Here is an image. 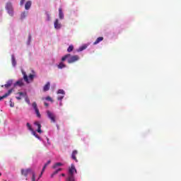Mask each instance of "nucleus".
Returning a JSON list of instances; mask_svg holds the SVG:
<instances>
[{
    "instance_id": "obj_1",
    "label": "nucleus",
    "mask_w": 181,
    "mask_h": 181,
    "mask_svg": "<svg viewBox=\"0 0 181 181\" xmlns=\"http://www.w3.org/2000/svg\"><path fill=\"white\" fill-rule=\"evenodd\" d=\"M6 9L10 16H13V7L12 6V3L8 2L6 4Z\"/></svg>"
},
{
    "instance_id": "obj_2",
    "label": "nucleus",
    "mask_w": 181,
    "mask_h": 181,
    "mask_svg": "<svg viewBox=\"0 0 181 181\" xmlns=\"http://www.w3.org/2000/svg\"><path fill=\"white\" fill-rule=\"evenodd\" d=\"M78 60H80V57L78 55H71L68 59V63L71 64L72 63H76V62H78Z\"/></svg>"
},
{
    "instance_id": "obj_3",
    "label": "nucleus",
    "mask_w": 181,
    "mask_h": 181,
    "mask_svg": "<svg viewBox=\"0 0 181 181\" xmlns=\"http://www.w3.org/2000/svg\"><path fill=\"white\" fill-rule=\"evenodd\" d=\"M47 115L48 118L50 119L51 122H56V115H54L53 112H50L49 110L47 111Z\"/></svg>"
},
{
    "instance_id": "obj_4",
    "label": "nucleus",
    "mask_w": 181,
    "mask_h": 181,
    "mask_svg": "<svg viewBox=\"0 0 181 181\" xmlns=\"http://www.w3.org/2000/svg\"><path fill=\"white\" fill-rule=\"evenodd\" d=\"M32 169L31 168H28V169H21V175L23 176H25V177H28V175L29 173H31Z\"/></svg>"
},
{
    "instance_id": "obj_5",
    "label": "nucleus",
    "mask_w": 181,
    "mask_h": 181,
    "mask_svg": "<svg viewBox=\"0 0 181 181\" xmlns=\"http://www.w3.org/2000/svg\"><path fill=\"white\" fill-rule=\"evenodd\" d=\"M74 172L75 173H77V170L76 169L74 164H71L69 169V175H74Z\"/></svg>"
},
{
    "instance_id": "obj_6",
    "label": "nucleus",
    "mask_w": 181,
    "mask_h": 181,
    "mask_svg": "<svg viewBox=\"0 0 181 181\" xmlns=\"http://www.w3.org/2000/svg\"><path fill=\"white\" fill-rule=\"evenodd\" d=\"M34 124L37 127V132L42 134V124L39 122H35Z\"/></svg>"
},
{
    "instance_id": "obj_7",
    "label": "nucleus",
    "mask_w": 181,
    "mask_h": 181,
    "mask_svg": "<svg viewBox=\"0 0 181 181\" xmlns=\"http://www.w3.org/2000/svg\"><path fill=\"white\" fill-rule=\"evenodd\" d=\"M11 94H12V89L8 90V93H5L3 96H0V101L4 100V98H6V97H9Z\"/></svg>"
},
{
    "instance_id": "obj_8",
    "label": "nucleus",
    "mask_w": 181,
    "mask_h": 181,
    "mask_svg": "<svg viewBox=\"0 0 181 181\" xmlns=\"http://www.w3.org/2000/svg\"><path fill=\"white\" fill-rule=\"evenodd\" d=\"M54 26L55 29H60L62 28V24L59 23V19H56L54 23Z\"/></svg>"
},
{
    "instance_id": "obj_9",
    "label": "nucleus",
    "mask_w": 181,
    "mask_h": 181,
    "mask_svg": "<svg viewBox=\"0 0 181 181\" xmlns=\"http://www.w3.org/2000/svg\"><path fill=\"white\" fill-rule=\"evenodd\" d=\"M17 94L20 96H16V100H22V97H26V93L18 92Z\"/></svg>"
},
{
    "instance_id": "obj_10",
    "label": "nucleus",
    "mask_w": 181,
    "mask_h": 181,
    "mask_svg": "<svg viewBox=\"0 0 181 181\" xmlns=\"http://www.w3.org/2000/svg\"><path fill=\"white\" fill-rule=\"evenodd\" d=\"M78 152L77 151H74L71 154V158L75 162H78V160H77V158L76 157V155H77Z\"/></svg>"
},
{
    "instance_id": "obj_11",
    "label": "nucleus",
    "mask_w": 181,
    "mask_h": 181,
    "mask_svg": "<svg viewBox=\"0 0 181 181\" xmlns=\"http://www.w3.org/2000/svg\"><path fill=\"white\" fill-rule=\"evenodd\" d=\"M30 6H32V1H28L25 4V9H26V11H29V9H30Z\"/></svg>"
},
{
    "instance_id": "obj_12",
    "label": "nucleus",
    "mask_w": 181,
    "mask_h": 181,
    "mask_svg": "<svg viewBox=\"0 0 181 181\" xmlns=\"http://www.w3.org/2000/svg\"><path fill=\"white\" fill-rule=\"evenodd\" d=\"M59 19H64V14L63 13L62 8H59Z\"/></svg>"
},
{
    "instance_id": "obj_13",
    "label": "nucleus",
    "mask_w": 181,
    "mask_h": 181,
    "mask_svg": "<svg viewBox=\"0 0 181 181\" xmlns=\"http://www.w3.org/2000/svg\"><path fill=\"white\" fill-rule=\"evenodd\" d=\"M103 40H104V37H99L93 42V45H98V43H100V42H103Z\"/></svg>"
},
{
    "instance_id": "obj_14",
    "label": "nucleus",
    "mask_w": 181,
    "mask_h": 181,
    "mask_svg": "<svg viewBox=\"0 0 181 181\" xmlns=\"http://www.w3.org/2000/svg\"><path fill=\"white\" fill-rule=\"evenodd\" d=\"M22 74L23 76L24 81L26 83H29V78H28V75L26 74V72L24 71H22Z\"/></svg>"
},
{
    "instance_id": "obj_15",
    "label": "nucleus",
    "mask_w": 181,
    "mask_h": 181,
    "mask_svg": "<svg viewBox=\"0 0 181 181\" xmlns=\"http://www.w3.org/2000/svg\"><path fill=\"white\" fill-rule=\"evenodd\" d=\"M67 181H76V178L74 177V175H70L69 174L67 178Z\"/></svg>"
},
{
    "instance_id": "obj_16",
    "label": "nucleus",
    "mask_w": 181,
    "mask_h": 181,
    "mask_svg": "<svg viewBox=\"0 0 181 181\" xmlns=\"http://www.w3.org/2000/svg\"><path fill=\"white\" fill-rule=\"evenodd\" d=\"M50 89V82H47V84L43 87V91H49Z\"/></svg>"
},
{
    "instance_id": "obj_17",
    "label": "nucleus",
    "mask_w": 181,
    "mask_h": 181,
    "mask_svg": "<svg viewBox=\"0 0 181 181\" xmlns=\"http://www.w3.org/2000/svg\"><path fill=\"white\" fill-rule=\"evenodd\" d=\"M11 62H12L13 66L15 67V66H16V59H15L14 55H11Z\"/></svg>"
},
{
    "instance_id": "obj_18",
    "label": "nucleus",
    "mask_w": 181,
    "mask_h": 181,
    "mask_svg": "<svg viewBox=\"0 0 181 181\" xmlns=\"http://www.w3.org/2000/svg\"><path fill=\"white\" fill-rule=\"evenodd\" d=\"M11 86H12V81L10 80L6 83V84L4 85V87H6V88H9V87H11Z\"/></svg>"
},
{
    "instance_id": "obj_19",
    "label": "nucleus",
    "mask_w": 181,
    "mask_h": 181,
    "mask_svg": "<svg viewBox=\"0 0 181 181\" xmlns=\"http://www.w3.org/2000/svg\"><path fill=\"white\" fill-rule=\"evenodd\" d=\"M58 69H64L66 67V64H64L63 62H60L59 65H57Z\"/></svg>"
},
{
    "instance_id": "obj_20",
    "label": "nucleus",
    "mask_w": 181,
    "mask_h": 181,
    "mask_svg": "<svg viewBox=\"0 0 181 181\" xmlns=\"http://www.w3.org/2000/svg\"><path fill=\"white\" fill-rule=\"evenodd\" d=\"M74 49V46L69 45V47L67 49L68 53H71V51Z\"/></svg>"
},
{
    "instance_id": "obj_21",
    "label": "nucleus",
    "mask_w": 181,
    "mask_h": 181,
    "mask_svg": "<svg viewBox=\"0 0 181 181\" xmlns=\"http://www.w3.org/2000/svg\"><path fill=\"white\" fill-rule=\"evenodd\" d=\"M71 54H66L65 56H64L62 58V62H65V60L66 59H69V57H70Z\"/></svg>"
},
{
    "instance_id": "obj_22",
    "label": "nucleus",
    "mask_w": 181,
    "mask_h": 181,
    "mask_svg": "<svg viewBox=\"0 0 181 181\" xmlns=\"http://www.w3.org/2000/svg\"><path fill=\"white\" fill-rule=\"evenodd\" d=\"M59 166H63V164L62 163H56L52 168L53 169H56Z\"/></svg>"
},
{
    "instance_id": "obj_23",
    "label": "nucleus",
    "mask_w": 181,
    "mask_h": 181,
    "mask_svg": "<svg viewBox=\"0 0 181 181\" xmlns=\"http://www.w3.org/2000/svg\"><path fill=\"white\" fill-rule=\"evenodd\" d=\"M86 49H87V46L83 45L78 48V52H83V50H86Z\"/></svg>"
},
{
    "instance_id": "obj_24",
    "label": "nucleus",
    "mask_w": 181,
    "mask_h": 181,
    "mask_svg": "<svg viewBox=\"0 0 181 181\" xmlns=\"http://www.w3.org/2000/svg\"><path fill=\"white\" fill-rule=\"evenodd\" d=\"M16 84H17V86H20V87H22V86H23V81L19 80L16 83Z\"/></svg>"
},
{
    "instance_id": "obj_25",
    "label": "nucleus",
    "mask_w": 181,
    "mask_h": 181,
    "mask_svg": "<svg viewBox=\"0 0 181 181\" xmlns=\"http://www.w3.org/2000/svg\"><path fill=\"white\" fill-rule=\"evenodd\" d=\"M26 127L29 131H33V128H32V126L30 125V124L29 122H28L26 124Z\"/></svg>"
},
{
    "instance_id": "obj_26",
    "label": "nucleus",
    "mask_w": 181,
    "mask_h": 181,
    "mask_svg": "<svg viewBox=\"0 0 181 181\" xmlns=\"http://www.w3.org/2000/svg\"><path fill=\"white\" fill-rule=\"evenodd\" d=\"M35 114L38 118H40V112H39V109H35Z\"/></svg>"
},
{
    "instance_id": "obj_27",
    "label": "nucleus",
    "mask_w": 181,
    "mask_h": 181,
    "mask_svg": "<svg viewBox=\"0 0 181 181\" xmlns=\"http://www.w3.org/2000/svg\"><path fill=\"white\" fill-rule=\"evenodd\" d=\"M58 94H62L63 95H64V94H66V93H64V91L63 90V89H59L57 91Z\"/></svg>"
},
{
    "instance_id": "obj_28",
    "label": "nucleus",
    "mask_w": 181,
    "mask_h": 181,
    "mask_svg": "<svg viewBox=\"0 0 181 181\" xmlns=\"http://www.w3.org/2000/svg\"><path fill=\"white\" fill-rule=\"evenodd\" d=\"M28 78H29V80L33 81V78H35V74H30L28 76Z\"/></svg>"
},
{
    "instance_id": "obj_29",
    "label": "nucleus",
    "mask_w": 181,
    "mask_h": 181,
    "mask_svg": "<svg viewBox=\"0 0 181 181\" xmlns=\"http://www.w3.org/2000/svg\"><path fill=\"white\" fill-rule=\"evenodd\" d=\"M33 107L34 110H37V104H36V102L33 103Z\"/></svg>"
},
{
    "instance_id": "obj_30",
    "label": "nucleus",
    "mask_w": 181,
    "mask_h": 181,
    "mask_svg": "<svg viewBox=\"0 0 181 181\" xmlns=\"http://www.w3.org/2000/svg\"><path fill=\"white\" fill-rule=\"evenodd\" d=\"M25 18H26V12H23L21 13V19H25Z\"/></svg>"
},
{
    "instance_id": "obj_31",
    "label": "nucleus",
    "mask_w": 181,
    "mask_h": 181,
    "mask_svg": "<svg viewBox=\"0 0 181 181\" xmlns=\"http://www.w3.org/2000/svg\"><path fill=\"white\" fill-rule=\"evenodd\" d=\"M60 171H62V168H59L58 170H55L52 174L54 175H57V173H59Z\"/></svg>"
},
{
    "instance_id": "obj_32",
    "label": "nucleus",
    "mask_w": 181,
    "mask_h": 181,
    "mask_svg": "<svg viewBox=\"0 0 181 181\" xmlns=\"http://www.w3.org/2000/svg\"><path fill=\"white\" fill-rule=\"evenodd\" d=\"M45 100H47V101H51L52 103H53V100L52 99V98H50V96H47Z\"/></svg>"
},
{
    "instance_id": "obj_33",
    "label": "nucleus",
    "mask_w": 181,
    "mask_h": 181,
    "mask_svg": "<svg viewBox=\"0 0 181 181\" xmlns=\"http://www.w3.org/2000/svg\"><path fill=\"white\" fill-rule=\"evenodd\" d=\"M24 97H25V101L27 102V104H30V100L28 98V95H26V96H24Z\"/></svg>"
},
{
    "instance_id": "obj_34",
    "label": "nucleus",
    "mask_w": 181,
    "mask_h": 181,
    "mask_svg": "<svg viewBox=\"0 0 181 181\" xmlns=\"http://www.w3.org/2000/svg\"><path fill=\"white\" fill-rule=\"evenodd\" d=\"M63 98H64V95L59 96V97L57 98V100H58L59 101H62Z\"/></svg>"
},
{
    "instance_id": "obj_35",
    "label": "nucleus",
    "mask_w": 181,
    "mask_h": 181,
    "mask_svg": "<svg viewBox=\"0 0 181 181\" xmlns=\"http://www.w3.org/2000/svg\"><path fill=\"white\" fill-rule=\"evenodd\" d=\"M30 40H32V36L30 35L28 36V45H30Z\"/></svg>"
},
{
    "instance_id": "obj_36",
    "label": "nucleus",
    "mask_w": 181,
    "mask_h": 181,
    "mask_svg": "<svg viewBox=\"0 0 181 181\" xmlns=\"http://www.w3.org/2000/svg\"><path fill=\"white\" fill-rule=\"evenodd\" d=\"M50 163H52V161H51L50 160H49L47 162V163H45L44 165L46 166V167H47L48 165H50Z\"/></svg>"
},
{
    "instance_id": "obj_37",
    "label": "nucleus",
    "mask_w": 181,
    "mask_h": 181,
    "mask_svg": "<svg viewBox=\"0 0 181 181\" xmlns=\"http://www.w3.org/2000/svg\"><path fill=\"white\" fill-rule=\"evenodd\" d=\"M32 175H33L32 179H36V174H35V172H32Z\"/></svg>"
},
{
    "instance_id": "obj_38",
    "label": "nucleus",
    "mask_w": 181,
    "mask_h": 181,
    "mask_svg": "<svg viewBox=\"0 0 181 181\" xmlns=\"http://www.w3.org/2000/svg\"><path fill=\"white\" fill-rule=\"evenodd\" d=\"M31 132H32L33 135H34V136H36V135H37L36 132H35V130H33V129Z\"/></svg>"
},
{
    "instance_id": "obj_39",
    "label": "nucleus",
    "mask_w": 181,
    "mask_h": 181,
    "mask_svg": "<svg viewBox=\"0 0 181 181\" xmlns=\"http://www.w3.org/2000/svg\"><path fill=\"white\" fill-rule=\"evenodd\" d=\"M25 0H21L20 5H23Z\"/></svg>"
},
{
    "instance_id": "obj_40",
    "label": "nucleus",
    "mask_w": 181,
    "mask_h": 181,
    "mask_svg": "<svg viewBox=\"0 0 181 181\" xmlns=\"http://www.w3.org/2000/svg\"><path fill=\"white\" fill-rule=\"evenodd\" d=\"M44 105H45V107H49V103H47L46 102L44 103Z\"/></svg>"
},
{
    "instance_id": "obj_41",
    "label": "nucleus",
    "mask_w": 181,
    "mask_h": 181,
    "mask_svg": "<svg viewBox=\"0 0 181 181\" xmlns=\"http://www.w3.org/2000/svg\"><path fill=\"white\" fill-rule=\"evenodd\" d=\"M46 168H47L46 165H44V167L42 168V173L45 172V170L46 169Z\"/></svg>"
},
{
    "instance_id": "obj_42",
    "label": "nucleus",
    "mask_w": 181,
    "mask_h": 181,
    "mask_svg": "<svg viewBox=\"0 0 181 181\" xmlns=\"http://www.w3.org/2000/svg\"><path fill=\"white\" fill-rule=\"evenodd\" d=\"M35 138H37V139H40V136H39V135L37 134V135H35Z\"/></svg>"
},
{
    "instance_id": "obj_43",
    "label": "nucleus",
    "mask_w": 181,
    "mask_h": 181,
    "mask_svg": "<svg viewBox=\"0 0 181 181\" xmlns=\"http://www.w3.org/2000/svg\"><path fill=\"white\" fill-rule=\"evenodd\" d=\"M42 175H43V172H41V174L40 175V177H42Z\"/></svg>"
},
{
    "instance_id": "obj_44",
    "label": "nucleus",
    "mask_w": 181,
    "mask_h": 181,
    "mask_svg": "<svg viewBox=\"0 0 181 181\" xmlns=\"http://www.w3.org/2000/svg\"><path fill=\"white\" fill-rule=\"evenodd\" d=\"M13 105H14L13 103V104L12 103L10 104V107H13Z\"/></svg>"
},
{
    "instance_id": "obj_45",
    "label": "nucleus",
    "mask_w": 181,
    "mask_h": 181,
    "mask_svg": "<svg viewBox=\"0 0 181 181\" xmlns=\"http://www.w3.org/2000/svg\"><path fill=\"white\" fill-rule=\"evenodd\" d=\"M51 177H54V175H53V173L51 175Z\"/></svg>"
},
{
    "instance_id": "obj_46",
    "label": "nucleus",
    "mask_w": 181,
    "mask_h": 181,
    "mask_svg": "<svg viewBox=\"0 0 181 181\" xmlns=\"http://www.w3.org/2000/svg\"><path fill=\"white\" fill-rule=\"evenodd\" d=\"M32 181H36V179H32Z\"/></svg>"
},
{
    "instance_id": "obj_47",
    "label": "nucleus",
    "mask_w": 181,
    "mask_h": 181,
    "mask_svg": "<svg viewBox=\"0 0 181 181\" xmlns=\"http://www.w3.org/2000/svg\"><path fill=\"white\" fill-rule=\"evenodd\" d=\"M0 176H2V173H0Z\"/></svg>"
},
{
    "instance_id": "obj_48",
    "label": "nucleus",
    "mask_w": 181,
    "mask_h": 181,
    "mask_svg": "<svg viewBox=\"0 0 181 181\" xmlns=\"http://www.w3.org/2000/svg\"><path fill=\"white\" fill-rule=\"evenodd\" d=\"M62 176H65V175L64 174H62Z\"/></svg>"
},
{
    "instance_id": "obj_49",
    "label": "nucleus",
    "mask_w": 181,
    "mask_h": 181,
    "mask_svg": "<svg viewBox=\"0 0 181 181\" xmlns=\"http://www.w3.org/2000/svg\"><path fill=\"white\" fill-rule=\"evenodd\" d=\"M59 105H62V103H59Z\"/></svg>"
},
{
    "instance_id": "obj_50",
    "label": "nucleus",
    "mask_w": 181,
    "mask_h": 181,
    "mask_svg": "<svg viewBox=\"0 0 181 181\" xmlns=\"http://www.w3.org/2000/svg\"><path fill=\"white\" fill-rule=\"evenodd\" d=\"M57 129H59V127L57 126Z\"/></svg>"
},
{
    "instance_id": "obj_51",
    "label": "nucleus",
    "mask_w": 181,
    "mask_h": 181,
    "mask_svg": "<svg viewBox=\"0 0 181 181\" xmlns=\"http://www.w3.org/2000/svg\"><path fill=\"white\" fill-rule=\"evenodd\" d=\"M37 180H39V178H37Z\"/></svg>"
},
{
    "instance_id": "obj_52",
    "label": "nucleus",
    "mask_w": 181,
    "mask_h": 181,
    "mask_svg": "<svg viewBox=\"0 0 181 181\" xmlns=\"http://www.w3.org/2000/svg\"><path fill=\"white\" fill-rule=\"evenodd\" d=\"M1 87H4V86H1Z\"/></svg>"
}]
</instances>
